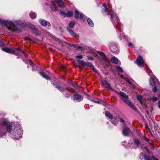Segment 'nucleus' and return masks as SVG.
<instances>
[{
  "label": "nucleus",
  "mask_w": 160,
  "mask_h": 160,
  "mask_svg": "<svg viewBox=\"0 0 160 160\" xmlns=\"http://www.w3.org/2000/svg\"><path fill=\"white\" fill-rule=\"evenodd\" d=\"M116 92L117 94L120 95V99L126 104H128V103L130 101L128 100L129 99V97L125 93L122 92L116 91Z\"/></svg>",
  "instance_id": "obj_1"
},
{
  "label": "nucleus",
  "mask_w": 160,
  "mask_h": 160,
  "mask_svg": "<svg viewBox=\"0 0 160 160\" xmlns=\"http://www.w3.org/2000/svg\"><path fill=\"white\" fill-rule=\"evenodd\" d=\"M110 16L112 22L115 27L118 26L119 27L121 24L119 18L117 16H114L113 13H110Z\"/></svg>",
  "instance_id": "obj_2"
},
{
  "label": "nucleus",
  "mask_w": 160,
  "mask_h": 160,
  "mask_svg": "<svg viewBox=\"0 0 160 160\" xmlns=\"http://www.w3.org/2000/svg\"><path fill=\"white\" fill-rule=\"evenodd\" d=\"M21 134V131L20 129H17L14 128L13 131L11 132V134L10 135H11V137L12 138L15 139L18 138H19L20 137Z\"/></svg>",
  "instance_id": "obj_3"
},
{
  "label": "nucleus",
  "mask_w": 160,
  "mask_h": 160,
  "mask_svg": "<svg viewBox=\"0 0 160 160\" xmlns=\"http://www.w3.org/2000/svg\"><path fill=\"white\" fill-rule=\"evenodd\" d=\"M77 61L80 64L84 66H88L92 68V70L94 72H95V69L94 65L92 64V63L91 62H88L87 63L84 62L82 60H77Z\"/></svg>",
  "instance_id": "obj_4"
},
{
  "label": "nucleus",
  "mask_w": 160,
  "mask_h": 160,
  "mask_svg": "<svg viewBox=\"0 0 160 160\" xmlns=\"http://www.w3.org/2000/svg\"><path fill=\"white\" fill-rule=\"evenodd\" d=\"M22 27L30 28L31 29V31L33 33L35 34L36 36H38L39 34V30L35 26H26L24 23H22Z\"/></svg>",
  "instance_id": "obj_5"
},
{
  "label": "nucleus",
  "mask_w": 160,
  "mask_h": 160,
  "mask_svg": "<svg viewBox=\"0 0 160 160\" xmlns=\"http://www.w3.org/2000/svg\"><path fill=\"white\" fill-rule=\"evenodd\" d=\"M2 124L4 125L6 128V131L10 134H11V132L13 131L12 129V126L10 123H8V122L6 121H3L2 122Z\"/></svg>",
  "instance_id": "obj_6"
},
{
  "label": "nucleus",
  "mask_w": 160,
  "mask_h": 160,
  "mask_svg": "<svg viewBox=\"0 0 160 160\" xmlns=\"http://www.w3.org/2000/svg\"><path fill=\"white\" fill-rule=\"evenodd\" d=\"M101 85L102 86L109 89L111 91H114V89L111 87L110 84L105 80L102 81L101 82Z\"/></svg>",
  "instance_id": "obj_7"
},
{
  "label": "nucleus",
  "mask_w": 160,
  "mask_h": 160,
  "mask_svg": "<svg viewBox=\"0 0 160 160\" xmlns=\"http://www.w3.org/2000/svg\"><path fill=\"white\" fill-rule=\"evenodd\" d=\"M149 83L152 86H154L156 85H158L159 86L160 85L159 81L156 78L150 77L149 79Z\"/></svg>",
  "instance_id": "obj_8"
},
{
  "label": "nucleus",
  "mask_w": 160,
  "mask_h": 160,
  "mask_svg": "<svg viewBox=\"0 0 160 160\" xmlns=\"http://www.w3.org/2000/svg\"><path fill=\"white\" fill-rule=\"evenodd\" d=\"M65 84V83H63L60 81L58 82V84L55 87L60 92H63L64 91L65 89L64 88L62 87V85H64Z\"/></svg>",
  "instance_id": "obj_9"
},
{
  "label": "nucleus",
  "mask_w": 160,
  "mask_h": 160,
  "mask_svg": "<svg viewBox=\"0 0 160 160\" xmlns=\"http://www.w3.org/2000/svg\"><path fill=\"white\" fill-rule=\"evenodd\" d=\"M137 64L139 66H142L144 65V62L142 56H138L136 60Z\"/></svg>",
  "instance_id": "obj_10"
},
{
  "label": "nucleus",
  "mask_w": 160,
  "mask_h": 160,
  "mask_svg": "<svg viewBox=\"0 0 160 160\" xmlns=\"http://www.w3.org/2000/svg\"><path fill=\"white\" fill-rule=\"evenodd\" d=\"M131 133V132L129 128L126 127H124L123 128L122 134L124 136H128Z\"/></svg>",
  "instance_id": "obj_11"
},
{
  "label": "nucleus",
  "mask_w": 160,
  "mask_h": 160,
  "mask_svg": "<svg viewBox=\"0 0 160 160\" xmlns=\"http://www.w3.org/2000/svg\"><path fill=\"white\" fill-rule=\"evenodd\" d=\"M82 96L80 94H75L72 96L73 99L77 102H79L81 100Z\"/></svg>",
  "instance_id": "obj_12"
},
{
  "label": "nucleus",
  "mask_w": 160,
  "mask_h": 160,
  "mask_svg": "<svg viewBox=\"0 0 160 160\" xmlns=\"http://www.w3.org/2000/svg\"><path fill=\"white\" fill-rule=\"evenodd\" d=\"M2 50L4 52L9 53L12 54V53L14 52V50L12 48H11L7 47H4L2 48Z\"/></svg>",
  "instance_id": "obj_13"
},
{
  "label": "nucleus",
  "mask_w": 160,
  "mask_h": 160,
  "mask_svg": "<svg viewBox=\"0 0 160 160\" xmlns=\"http://www.w3.org/2000/svg\"><path fill=\"white\" fill-rule=\"evenodd\" d=\"M133 145H135L137 147H138L140 145L141 142L140 141L136 138L133 139V142L132 143Z\"/></svg>",
  "instance_id": "obj_14"
},
{
  "label": "nucleus",
  "mask_w": 160,
  "mask_h": 160,
  "mask_svg": "<svg viewBox=\"0 0 160 160\" xmlns=\"http://www.w3.org/2000/svg\"><path fill=\"white\" fill-rule=\"evenodd\" d=\"M39 74L43 78L46 79L47 80H51L50 78H49V76L46 73H45L44 72L42 71L41 72H39Z\"/></svg>",
  "instance_id": "obj_15"
},
{
  "label": "nucleus",
  "mask_w": 160,
  "mask_h": 160,
  "mask_svg": "<svg viewBox=\"0 0 160 160\" xmlns=\"http://www.w3.org/2000/svg\"><path fill=\"white\" fill-rule=\"evenodd\" d=\"M39 22L41 25L43 27H45L47 25V21L43 19H40L39 20Z\"/></svg>",
  "instance_id": "obj_16"
},
{
  "label": "nucleus",
  "mask_w": 160,
  "mask_h": 160,
  "mask_svg": "<svg viewBox=\"0 0 160 160\" xmlns=\"http://www.w3.org/2000/svg\"><path fill=\"white\" fill-rule=\"evenodd\" d=\"M118 49V48L116 46V44L115 43L113 44L112 46L111 47V51L113 52H114L117 51Z\"/></svg>",
  "instance_id": "obj_17"
},
{
  "label": "nucleus",
  "mask_w": 160,
  "mask_h": 160,
  "mask_svg": "<svg viewBox=\"0 0 160 160\" xmlns=\"http://www.w3.org/2000/svg\"><path fill=\"white\" fill-rule=\"evenodd\" d=\"M51 82L52 84L55 87L58 84V82H60V81L58 80L56 78H54L51 80Z\"/></svg>",
  "instance_id": "obj_18"
},
{
  "label": "nucleus",
  "mask_w": 160,
  "mask_h": 160,
  "mask_svg": "<svg viewBox=\"0 0 160 160\" xmlns=\"http://www.w3.org/2000/svg\"><path fill=\"white\" fill-rule=\"evenodd\" d=\"M127 104L132 109L135 110V111H137V108L131 102L129 101V102L128 103V104Z\"/></svg>",
  "instance_id": "obj_19"
},
{
  "label": "nucleus",
  "mask_w": 160,
  "mask_h": 160,
  "mask_svg": "<svg viewBox=\"0 0 160 160\" xmlns=\"http://www.w3.org/2000/svg\"><path fill=\"white\" fill-rule=\"evenodd\" d=\"M111 61L113 63L117 64L118 63V60L116 57L113 56L111 58Z\"/></svg>",
  "instance_id": "obj_20"
},
{
  "label": "nucleus",
  "mask_w": 160,
  "mask_h": 160,
  "mask_svg": "<svg viewBox=\"0 0 160 160\" xmlns=\"http://www.w3.org/2000/svg\"><path fill=\"white\" fill-rule=\"evenodd\" d=\"M29 16L32 19H34L37 17V14L35 12L31 11L29 13Z\"/></svg>",
  "instance_id": "obj_21"
},
{
  "label": "nucleus",
  "mask_w": 160,
  "mask_h": 160,
  "mask_svg": "<svg viewBox=\"0 0 160 160\" xmlns=\"http://www.w3.org/2000/svg\"><path fill=\"white\" fill-rule=\"evenodd\" d=\"M74 18L76 19H78L79 18V16L81 13L78 10H75L74 11Z\"/></svg>",
  "instance_id": "obj_22"
},
{
  "label": "nucleus",
  "mask_w": 160,
  "mask_h": 160,
  "mask_svg": "<svg viewBox=\"0 0 160 160\" xmlns=\"http://www.w3.org/2000/svg\"><path fill=\"white\" fill-rule=\"evenodd\" d=\"M105 115L110 119H112L113 118V115L108 111H106L105 112Z\"/></svg>",
  "instance_id": "obj_23"
},
{
  "label": "nucleus",
  "mask_w": 160,
  "mask_h": 160,
  "mask_svg": "<svg viewBox=\"0 0 160 160\" xmlns=\"http://www.w3.org/2000/svg\"><path fill=\"white\" fill-rule=\"evenodd\" d=\"M0 23L2 26H3L6 27H8L7 21H4L0 19Z\"/></svg>",
  "instance_id": "obj_24"
},
{
  "label": "nucleus",
  "mask_w": 160,
  "mask_h": 160,
  "mask_svg": "<svg viewBox=\"0 0 160 160\" xmlns=\"http://www.w3.org/2000/svg\"><path fill=\"white\" fill-rule=\"evenodd\" d=\"M67 28L68 32H69L72 36L75 37L76 33L74 32L72 29L70 28L69 27H67Z\"/></svg>",
  "instance_id": "obj_25"
},
{
  "label": "nucleus",
  "mask_w": 160,
  "mask_h": 160,
  "mask_svg": "<svg viewBox=\"0 0 160 160\" xmlns=\"http://www.w3.org/2000/svg\"><path fill=\"white\" fill-rule=\"evenodd\" d=\"M73 15V12L72 11H68L67 13L66 14L65 17H69L72 16Z\"/></svg>",
  "instance_id": "obj_26"
},
{
  "label": "nucleus",
  "mask_w": 160,
  "mask_h": 160,
  "mask_svg": "<svg viewBox=\"0 0 160 160\" xmlns=\"http://www.w3.org/2000/svg\"><path fill=\"white\" fill-rule=\"evenodd\" d=\"M88 24L91 27H92L94 26V24L92 20L90 18H88L87 20Z\"/></svg>",
  "instance_id": "obj_27"
},
{
  "label": "nucleus",
  "mask_w": 160,
  "mask_h": 160,
  "mask_svg": "<svg viewBox=\"0 0 160 160\" xmlns=\"http://www.w3.org/2000/svg\"><path fill=\"white\" fill-rule=\"evenodd\" d=\"M65 89L66 90H67V91H68L70 92H76L75 90L73 88L69 87H67Z\"/></svg>",
  "instance_id": "obj_28"
},
{
  "label": "nucleus",
  "mask_w": 160,
  "mask_h": 160,
  "mask_svg": "<svg viewBox=\"0 0 160 160\" xmlns=\"http://www.w3.org/2000/svg\"><path fill=\"white\" fill-rule=\"evenodd\" d=\"M50 8L53 11H55L56 10V8L55 6V4L53 2L51 3Z\"/></svg>",
  "instance_id": "obj_29"
},
{
  "label": "nucleus",
  "mask_w": 160,
  "mask_h": 160,
  "mask_svg": "<svg viewBox=\"0 0 160 160\" xmlns=\"http://www.w3.org/2000/svg\"><path fill=\"white\" fill-rule=\"evenodd\" d=\"M137 99L141 104H142V97L140 95H137Z\"/></svg>",
  "instance_id": "obj_30"
},
{
  "label": "nucleus",
  "mask_w": 160,
  "mask_h": 160,
  "mask_svg": "<svg viewBox=\"0 0 160 160\" xmlns=\"http://www.w3.org/2000/svg\"><path fill=\"white\" fill-rule=\"evenodd\" d=\"M144 158L145 160H152L151 158L149 156L146 154L144 155Z\"/></svg>",
  "instance_id": "obj_31"
},
{
  "label": "nucleus",
  "mask_w": 160,
  "mask_h": 160,
  "mask_svg": "<svg viewBox=\"0 0 160 160\" xmlns=\"http://www.w3.org/2000/svg\"><path fill=\"white\" fill-rule=\"evenodd\" d=\"M75 24V21L70 22L69 23L70 27L71 28H73Z\"/></svg>",
  "instance_id": "obj_32"
},
{
  "label": "nucleus",
  "mask_w": 160,
  "mask_h": 160,
  "mask_svg": "<svg viewBox=\"0 0 160 160\" xmlns=\"http://www.w3.org/2000/svg\"><path fill=\"white\" fill-rule=\"evenodd\" d=\"M91 100L93 102L95 103L99 104L100 102H99V99L97 98H93L91 99Z\"/></svg>",
  "instance_id": "obj_33"
},
{
  "label": "nucleus",
  "mask_w": 160,
  "mask_h": 160,
  "mask_svg": "<svg viewBox=\"0 0 160 160\" xmlns=\"http://www.w3.org/2000/svg\"><path fill=\"white\" fill-rule=\"evenodd\" d=\"M17 50H18V51H19L20 52H22V53H23V55L25 56H26L27 55V53H26L24 51H23L22 49H20V48H17L16 49Z\"/></svg>",
  "instance_id": "obj_34"
},
{
  "label": "nucleus",
  "mask_w": 160,
  "mask_h": 160,
  "mask_svg": "<svg viewBox=\"0 0 160 160\" xmlns=\"http://www.w3.org/2000/svg\"><path fill=\"white\" fill-rule=\"evenodd\" d=\"M12 27V31L13 32H15L16 31H19V29L15 25V24L14 25V26H13Z\"/></svg>",
  "instance_id": "obj_35"
},
{
  "label": "nucleus",
  "mask_w": 160,
  "mask_h": 160,
  "mask_svg": "<svg viewBox=\"0 0 160 160\" xmlns=\"http://www.w3.org/2000/svg\"><path fill=\"white\" fill-rule=\"evenodd\" d=\"M97 53L98 54H99L101 56L106 57V55L105 54V53L101 51H98Z\"/></svg>",
  "instance_id": "obj_36"
},
{
  "label": "nucleus",
  "mask_w": 160,
  "mask_h": 160,
  "mask_svg": "<svg viewBox=\"0 0 160 160\" xmlns=\"http://www.w3.org/2000/svg\"><path fill=\"white\" fill-rule=\"evenodd\" d=\"M116 68L118 71L121 72H123V70L122 69L120 66H117L116 67Z\"/></svg>",
  "instance_id": "obj_37"
},
{
  "label": "nucleus",
  "mask_w": 160,
  "mask_h": 160,
  "mask_svg": "<svg viewBox=\"0 0 160 160\" xmlns=\"http://www.w3.org/2000/svg\"><path fill=\"white\" fill-rule=\"evenodd\" d=\"M64 96L65 98H69L71 97V94L68 93H66L64 94Z\"/></svg>",
  "instance_id": "obj_38"
},
{
  "label": "nucleus",
  "mask_w": 160,
  "mask_h": 160,
  "mask_svg": "<svg viewBox=\"0 0 160 160\" xmlns=\"http://www.w3.org/2000/svg\"><path fill=\"white\" fill-rule=\"evenodd\" d=\"M79 18H80V19L82 20H84L85 19L84 16L82 13H81Z\"/></svg>",
  "instance_id": "obj_39"
},
{
  "label": "nucleus",
  "mask_w": 160,
  "mask_h": 160,
  "mask_svg": "<svg viewBox=\"0 0 160 160\" xmlns=\"http://www.w3.org/2000/svg\"><path fill=\"white\" fill-rule=\"evenodd\" d=\"M60 15H62L64 17H65L66 16V13L65 12L63 11H60Z\"/></svg>",
  "instance_id": "obj_40"
},
{
  "label": "nucleus",
  "mask_w": 160,
  "mask_h": 160,
  "mask_svg": "<svg viewBox=\"0 0 160 160\" xmlns=\"http://www.w3.org/2000/svg\"><path fill=\"white\" fill-rule=\"evenodd\" d=\"M58 3V5L60 7L63 6L64 5V3L63 2H62V1Z\"/></svg>",
  "instance_id": "obj_41"
},
{
  "label": "nucleus",
  "mask_w": 160,
  "mask_h": 160,
  "mask_svg": "<svg viewBox=\"0 0 160 160\" xmlns=\"http://www.w3.org/2000/svg\"><path fill=\"white\" fill-rule=\"evenodd\" d=\"M152 91L153 92L155 93L156 92L158 91L157 86H155L152 89Z\"/></svg>",
  "instance_id": "obj_42"
},
{
  "label": "nucleus",
  "mask_w": 160,
  "mask_h": 160,
  "mask_svg": "<svg viewBox=\"0 0 160 160\" xmlns=\"http://www.w3.org/2000/svg\"><path fill=\"white\" fill-rule=\"evenodd\" d=\"M158 98L155 96H153L152 98V101L153 102H155L158 100Z\"/></svg>",
  "instance_id": "obj_43"
},
{
  "label": "nucleus",
  "mask_w": 160,
  "mask_h": 160,
  "mask_svg": "<svg viewBox=\"0 0 160 160\" xmlns=\"http://www.w3.org/2000/svg\"><path fill=\"white\" fill-rule=\"evenodd\" d=\"M118 118L119 119L120 122H122L123 125H124L125 124V122L124 120L120 117H118Z\"/></svg>",
  "instance_id": "obj_44"
},
{
  "label": "nucleus",
  "mask_w": 160,
  "mask_h": 160,
  "mask_svg": "<svg viewBox=\"0 0 160 160\" xmlns=\"http://www.w3.org/2000/svg\"><path fill=\"white\" fill-rule=\"evenodd\" d=\"M7 24H8L12 26H14V24L10 21H7Z\"/></svg>",
  "instance_id": "obj_45"
},
{
  "label": "nucleus",
  "mask_w": 160,
  "mask_h": 160,
  "mask_svg": "<svg viewBox=\"0 0 160 160\" xmlns=\"http://www.w3.org/2000/svg\"><path fill=\"white\" fill-rule=\"evenodd\" d=\"M64 43H66V44H68V45H69L71 46H72V47H74V48H77V46L75 44H71L69 43H68L66 42H64Z\"/></svg>",
  "instance_id": "obj_46"
},
{
  "label": "nucleus",
  "mask_w": 160,
  "mask_h": 160,
  "mask_svg": "<svg viewBox=\"0 0 160 160\" xmlns=\"http://www.w3.org/2000/svg\"><path fill=\"white\" fill-rule=\"evenodd\" d=\"M26 62L29 63L31 66L33 63V62L30 60H26Z\"/></svg>",
  "instance_id": "obj_47"
},
{
  "label": "nucleus",
  "mask_w": 160,
  "mask_h": 160,
  "mask_svg": "<svg viewBox=\"0 0 160 160\" xmlns=\"http://www.w3.org/2000/svg\"><path fill=\"white\" fill-rule=\"evenodd\" d=\"M14 52L12 53V54H14L16 56H18L19 55V53L16 52V51L15 50H14ZM17 58L18 59L19 58V57H18Z\"/></svg>",
  "instance_id": "obj_48"
},
{
  "label": "nucleus",
  "mask_w": 160,
  "mask_h": 160,
  "mask_svg": "<svg viewBox=\"0 0 160 160\" xmlns=\"http://www.w3.org/2000/svg\"><path fill=\"white\" fill-rule=\"evenodd\" d=\"M5 133L2 132L1 131V129L0 128V137H2L3 136L5 135Z\"/></svg>",
  "instance_id": "obj_49"
},
{
  "label": "nucleus",
  "mask_w": 160,
  "mask_h": 160,
  "mask_svg": "<svg viewBox=\"0 0 160 160\" xmlns=\"http://www.w3.org/2000/svg\"><path fill=\"white\" fill-rule=\"evenodd\" d=\"M5 45L4 42L0 40V46L3 47Z\"/></svg>",
  "instance_id": "obj_50"
},
{
  "label": "nucleus",
  "mask_w": 160,
  "mask_h": 160,
  "mask_svg": "<svg viewBox=\"0 0 160 160\" xmlns=\"http://www.w3.org/2000/svg\"><path fill=\"white\" fill-rule=\"evenodd\" d=\"M75 58H76L82 59L83 57L82 55H80L76 56Z\"/></svg>",
  "instance_id": "obj_51"
},
{
  "label": "nucleus",
  "mask_w": 160,
  "mask_h": 160,
  "mask_svg": "<svg viewBox=\"0 0 160 160\" xmlns=\"http://www.w3.org/2000/svg\"><path fill=\"white\" fill-rule=\"evenodd\" d=\"M125 79V81H127L128 83H129L130 84H132V83L131 82L130 80L128 78H126Z\"/></svg>",
  "instance_id": "obj_52"
},
{
  "label": "nucleus",
  "mask_w": 160,
  "mask_h": 160,
  "mask_svg": "<svg viewBox=\"0 0 160 160\" xmlns=\"http://www.w3.org/2000/svg\"><path fill=\"white\" fill-rule=\"evenodd\" d=\"M87 59L88 60H94V58L93 57H88Z\"/></svg>",
  "instance_id": "obj_53"
},
{
  "label": "nucleus",
  "mask_w": 160,
  "mask_h": 160,
  "mask_svg": "<svg viewBox=\"0 0 160 160\" xmlns=\"http://www.w3.org/2000/svg\"><path fill=\"white\" fill-rule=\"evenodd\" d=\"M61 68L62 69V70L63 71H66V67L64 66H62L61 67Z\"/></svg>",
  "instance_id": "obj_54"
},
{
  "label": "nucleus",
  "mask_w": 160,
  "mask_h": 160,
  "mask_svg": "<svg viewBox=\"0 0 160 160\" xmlns=\"http://www.w3.org/2000/svg\"><path fill=\"white\" fill-rule=\"evenodd\" d=\"M146 148V151L148 153L150 154V151L149 149L148 148H147L145 147Z\"/></svg>",
  "instance_id": "obj_55"
},
{
  "label": "nucleus",
  "mask_w": 160,
  "mask_h": 160,
  "mask_svg": "<svg viewBox=\"0 0 160 160\" xmlns=\"http://www.w3.org/2000/svg\"><path fill=\"white\" fill-rule=\"evenodd\" d=\"M152 157L153 160H159L158 159L156 158L154 156H152Z\"/></svg>",
  "instance_id": "obj_56"
},
{
  "label": "nucleus",
  "mask_w": 160,
  "mask_h": 160,
  "mask_svg": "<svg viewBox=\"0 0 160 160\" xmlns=\"http://www.w3.org/2000/svg\"><path fill=\"white\" fill-rule=\"evenodd\" d=\"M144 138H145V140L146 142H149L150 139L149 138H145V137Z\"/></svg>",
  "instance_id": "obj_57"
},
{
  "label": "nucleus",
  "mask_w": 160,
  "mask_h": 160,
  "mask_svg": "<svg viewBox=\"0 0 160 160\" xmlns=\"http://www.w3.org/2000/svg\"><path fill=\"white\" fill-rule=\"evenodd\" d=\"M128 46L129 47L131 46L132 48L133 47V44L132 42H129L128 43Z\"/></svg>",
  "instance_id": "obj_58"
},
{
  "label": "nucleus",
  "mask_w": 160,
  "mask_h": 160,
  "mask_svg": "<svg viewBox=\"0 0 160 160\" xmlns=\"http://www.w3.org/2000/svg\"><path fill=\"white\" fill-rule=\"evenodd\" d=\"M77 48H78V49H82L83 48L81 46H77Z\"/></svg>",
  "instance_id": "obj_59"
},
{
  "label": "nucleus",
  "mask_w": 160,
  "mask_h": 160,
  "mask_svg": "<svg viewBox=\"0 0 160 160\" xmlns=\"http://www.w3.org/2000/svg\"><path fill=\"white\" fill-rule=\"evenodd\" d=\"M58 28L60 32H62L63 31V28L61 27H59Z\"/></svg>",
  "instance_id": "obj_60"
},
{
  "label": "nucleus",
  "mask_w": 160,
  "mask_h": 160,
  "mask_svg": "<svg viewBox=\"0 0 160 160\" xmlns=\"http://www.w3.org/2000/svg\"><path fill=\"white\" fill-rule=\"evenodd\" d=\"M104 11L106 13L108 11V9L107 7L105 8Z\"/></svg>",
  "instance_id": "obj_61"
},
{
  "label": "nucleus",
  "mask_w": 160,
  "mask_h": 160,
  "mask_svg": "<svg viewBox=\"0 0 160 160\" xmlns=\"http://www.w3.org/2000/svg\"><path fill=\"white\" fill-rule=\"evenodd\" d=\"M7 28L8 30L12 31V28L10 27H8Z\"/></svg>",
  "instance_id": "obj_62"
},
{
  "label": "nucleus",
  "mask_w": 160,
  "mask_h": 160,
  "mask_svg": "<svg viewBox=\"0 0 160 160\" xmlns=\"http://www.w3.org/2000/svg\"><path fill=\"white\" fill-rule=\"evenodd\" d=\"M62 0H55L56 2L58 3V2H61L62 1Z\"/></svg>",
  "instance_id": "obj_63"
},
{
  "label": "nucleus",
  "mask_w": 160,
  "mask_h": 160,
  "mask_svg": "<svg viewBox=\"0 0 160 160\" xmlns=\"http://www.w3.org/2000/svg\"><path fill=\"white\" fill-rule=\"evenodd\" d=\"M102 6L104 7L105 8V7H107L106 4L105 3H103L102 4Z\"/></svg>",
  "instance_id": "obj_64"
}]
</instances>
